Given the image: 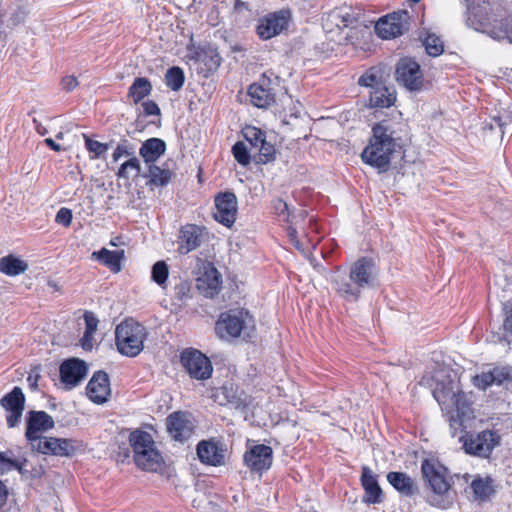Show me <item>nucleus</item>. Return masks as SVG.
<instances>
[{"label": "nucleus", "instance_id": "obj_18", "mask_svg": "<svg viewBox=\"0 0 512 512\" xmlns=\"http://www.w3.org/2000/svg\"><path fill=\"white\" fill-rule=\"evenodd\" d=\"M87 363L79 358L63 361L59 367L60 380L69 388L76 387L86 377Z\"/></svg>", "mask_w": 512, "mask_h": 512}, {"label": "nucleus", "instance_id": "obj_61", "mask_svg": "<svg viewBox=\"0 0 512 512\" xmlns=\"http://www.w3.org/2000/svg\"><path fill=\"white\" fill-rule=\"evenodd\" d=\"M493 40L512 44V34H489Z\"/></svg>", "mask_w": 512, "mask_h": 512}, {"label": "nucleus", "instance_id": "obj_34", "mask_svg": "<svg viewBox=\"0 0 512 512\" xmlns=\"http://www.w3.org/2000/svg\"><path fill=\"white\" fill-rule=\"evenodd\" d=\"M28 263L14 254H9L0 258V272L15 277L23 274L28 269Z\"/></svg>", "mask_w": 512, "mask_h": 512}, {"label": "nucleus", "instance_id": "obj_48", "mask_svg": "<svg viewBox=\"0 0 512 512\" xmlns=\"http://www.w3.org/2000/svg\"><path fill=\"white\" fill-rule=\"evenodd\" d=\"M232 154L240 165L247 166L251 161L250 153L244 142H236L232 147Z\"/></svg>", "mask_w": 512, "mask_h": 512}, {"label": "nucleus", "instance_id": "obj_17", "mask_svg": "<svg viewBox=\"0 0 512 512\" xmlns=\"http://www.w3.org/2000/svg\"><path fill=\"white\" fill-rule=\"evenodd\" d=\"M216 212L214 218L219 223L231 227L237 214V197L233 192L226 191L215 197Z\"/></svg>", "mask_w": 512, "mask_h": 512}, {"label": "nucleus", "instance_id": "obj_9", "mask_svg": "<svg viewBox=\"0 0 512 512\" xmlns=\"http://www.w3.org/2000/svg\"><path fill=\"white\" fill-rule=\"evenodd\" d=\"M492 295H495L502 305L504 338L510 344L511 341L507 334L512 336V280L506 276L497 277L494 287L490 290L489 301H491Z\"/></svg>", "mask_w": 512, "mask_h": 512}, {"label": "nucleus", "instance_id": "obj_16", "mask_svg": "<svg viewBox=\"0 0 512 512\" xmlns=\"http://www.w3.org/2000/svg\"><path fill=\"white\" fill-rule=\"evenodd\" d=\"M0 405L7 412L6 422L8 427L13 428L17 426L25 408V395L22 389L15 386L9 393L1 398Z\"/></svg>", "mask_w": 512, "mask_h": 512}, {"label": "nucleus", "instance_id": "obj_24", "mask_svg": "<svg viewBox=\"0 0 512 512\" xmlns=\"http://www.w3.org/2000/svg\"><path fill=\"white\" fill-rule=\"evenodd\" d=\"M360 481L364 490V503L380 504L384 501V493L379 485L378 476L368 466L362 467Z\"/></svg>", "mask_w": 512, "mask_h": 512}, {"label": "nucleus", "instance_id": "obj_20", "mask_svg": "<svg viewBox=\"0 0 512 512\" xmlns=\"http://www.w3.org/2000/svg\"><path fill=\"white\" fill-rule=\"evenodd\" d=\"M273 461V451L270 446L259 444L253 446L244 454V462L251 471L262 473L268 470Z\"/></svg>", "mask_w": 512, "mask_h": 512}, {"label": "nucleus", "instance_id": "obj_32", "mask_svg": "<svg viewBox=\"0 0 512 512\" xmlns=\"http://www.w3.org/2000/svg\"><path fill=\"white\" fill-rule=\"evenodd\" d=\"M384 75V65L379 64L372 66L365 70V72L358 78L357 84L360 87L368 88L369 91L375 90L386 83Z\"/></svg>", "mask_w": 512, "mask_h": 512}, {"label": "nucleus", "instance_id": "obj_19", "mask_svg": "<svg viewBox=\"0 0 512 512\" xmlns=\"http://www.w3.org/2000/svg\"><path fill=\"white\" fill-rule=\"evenodd\" d=\"M196 451L203 464L220 466L225 462L226 448L223 443L214 438L200 441Z\"/></svg>", "mask_w": 512, "mask_h": 512}, {"label": "nucleus", "instance_id": "obj_57", "mask_svg": "<svg viewBox=\"0 0 512 512\" xmlns=\"http://www.w3.org/2000/svg\"><path fill=\"white\" fill-rule=\"evenodd\" d=\"M61 85L65 91L70 92L78 85V81L74 76H66L62 79Z\"/></svg>", "mask_w": 512, "mask_h": 512}, {"label": "nucleus", "instance_id": "obj_2", "mask_svg": "<svg viewBox=\"0 0 512 512\" xmlns=\"http://www.w3.org/2000/svg\"><path fill=\"white\" fill-rule=\"evenodd\" d=\"M433 396L446 412L452 436H456L458 431L464 429L465 419L470 418L473 413L471 393H465L459 381L449 379L436 384Z\"/></svg>", "mask_w": 512, "mask_h": 512}, {"label": "nucleus", "instance_id": "obj_51", "mask_svg": "<svg viewBox=\"0 0 512 512\" xmlns=\"http://www.w3.org/2000/svg\"><path fill=\"white\" fill-rule=\"evenodd\" d=\"M273 207L275 210V213L282 218L283 221H290V212L288 208V204L283 201L282 199H276L273 202Z\"/></svg>", "mask_w": 512, "mask_h": 512}, {"label": "nucleus", "instance_id": "obj_37", "mask_svg": "<svg viewBox=\"0 0 512 512\" xmlns=\"http://www.w3.org/2000/svg\"><path fill=\"white\" fill-rule=\"evenodd\" d=\"M426 53L431 57H438L444 53V40L438 34H425L422 40Z\"/></svg>", "mask_w": 512, "mask_h": 512}, {"label": "nucleus", "instance_id": "obj_27", "mask_svg": "<svg viewBox=\"0 0 512 512\" xmlns=\"http://www.w3.org/2000/svg\"><path fill=\"white\" fill-rule=\"evenodd\" d=\"M174 176L175 173L169 168L167 162L161 166L156 163L149 165L147 166L146 173L143 174V177L148 179L146 185L151 189L154 187H166Z\"/></svg>", "mask_w": 512, "mask_h": 512}, {"label": "nucleus", "instance_id": "obj_31", "mask_svg": "<svg viewBox=\"0 0 512 512\" xmlns=\"http://www.w3.org/2000/svg\"><path fill=\"white\" fill-rule=\"evenodd\" d=\"M129 442L133 449V457L136 462L143 459V455L149 449L155 446V442L150 433L142 430H134L129 435Z\"/></svg>", "mask_w": 512, "mask_h": 512}, {"label": "nucleus", "instance_id": "obj_42", "mask_svg": "<svg viewBox=\"0 0 512 512\" xmlns=\"http://www.w3.org/2000/svg\"><path fill=\"white\" fill-rule=\"evenodd\" d=\"M220 395L223 396V400H219L221 405L231 404L234 407L238 408L243 404L241 397L238 395L237 391L233 390V387L223 386L215 395L217 399L220 398Z\"/></svg>", "mask_w": 512, "mask_h": 512}, {"label": "nucleus", "instance_id": "obj_22", "mask_svg": "<svg viewBox=\"0 0 512 512\" xmlns=\"http://www.w3.org/2000/svg\"><path fill=\"white\" fill-rule=\"evenodd\" d=\"M167 430L171 437L177 441L188 440L193 434L194 424L189 414L175 412L167 417Z\"/></svg>", "mask_w": 512, "mask_h": 512}, {"label": "nucleus", "instance_id": "obj_59", "mask_svg": "<svg viewBox=\"0 0 512 512\" xmlns=\"http://www.w3.org/2000/svg\"><path fill=\"white\" fill-rule=\"evenodd\" d=\"M8 498V489L6 485L0 480V510L5 506Z\"/></svg>", "mask_w": 512, "mask_h": 512}, {"label": "nucleus", "instance_id": "obj_33", "mask_svg": "<svg viewBox=\"0 0 512 512\" xmlns=\"http://www.w3.org/2000/svg\"><path fill=\"white\" fill-rule=\"evenodd\" d=\"M91 257L92 259L100 261L112 272L118 273L121 271V261L124 259V250L111 251L106 248H102L99 251L93 252Z\"/></svg>", "mask_w": 512, "mask_h": 512}, {"label": "nucleus", "instance_id": "obj_25", "mask_svg": "<svg viewBox=\"0 0 512 512\" xmlns=\"http://www.w3.org/2000/svg\"><path fill=\"white\" fill-rule=\"evenodd\" d=\"M86 393L89 399L96 404L107 402L111 394L110 381L105 371H96L86 387Z\"/></svg>", "mask_w": 512, "mask_h": 512}, {"label": "nucleus", "instance_id": "obj_21", "mask_svg": "<svg viewBox=\"0 0 512 512\" xmlns=\"http://www.w3.org/2000/svg\"><path fill=\"white\" fill-rule=\"evenodd\" d=\"M205 238V228L196 224L181 227L178 236V252L186 255L201 246Z\"/></svg>", "mask_w": 512, "mask_h": 512}, {"label": "nucleus", "instance_id": "obj_5", "mask_svg": "<svg viewBox=\"0 0 512 512\" xmlns=\"http://www.w3.org/2000/svg\"><path fill=\"white\" fill-rule=\"evenodd\" d=\"M255 319L245 309H234L221 313L215 331L221 339L241 338L251 341L255 337Z\"/></svg>", "mask_w": 512, "mask_h": 512}, {"label": "nucleus", "instance_id": "obj_6", "mask_svg": "<svg viewBox=\"0 0 512 512\" xmlns=\"http://www.w3.org/2000/svg\"><path fill=\"white\" fill-rule=\"evenodd\" d=\"M148 336L146 328L130 319L121 322L115 329V344L120 354L135 357L144 348V341Z\"/></svg>", "mask_w": 512, "mask_h": 512}, {"label": "nucleus", "instance_id": "obj_63", "mask_svg": "<svg viewBox=\"0 0 512 512\" xmlns=\"http://www.w3.org/2000/svg\"><path fill=\"white\" fill-rule=\"evenodd\" d=\"M33 123H34L35 130L40 135H45L47 133V129L39 121H37V119L34 118Z\"/></svg>", "mask_w": 512, "mask_h": 512}, {"label": "nucleus", "instance_id": "obj_41", "mask_svg": "<svg viewBox=\"0 0 512 512\" xmlns=\"http://www.w3.org/2000/svg\"><path fill=\"white\" fill-rule=\"evenodd\" d=\"M20 463H21V469H17V471L20 473L22 478L25 480L32 481V480L40 479L45 473V470L41 465L31 466L29 468L28 467L29 463L26 458H22Z\"/></svg>", "mask_w": 512, "mask_h": 512}, {"label": "nucleus", "instance_id": "obj_53", "mask_svg": "<svg viewBox=\"0 0 512 512\" xmlns=\"http://www.w3.org/2000/svg\"><path fill=\"white\" fill-rule=\"evenodd\" d=\"M55 221L58 224H62L65 227H68L71 224L72 221V212L68 208H61L55 217Z\"/></svg>", "mask_w": 512, "mask_h": 512}, {"label": "nucleus", "instance_id": "obj_23", "mask_svg": "<svg viewBox=\"0 0 512 512\" xmlns=\"http://www.w3.org/2000/svg\"><path fill=\"white\" fill-rule=\"evenodd\" d=\"M292 22V12L289 8L270 12L260 19L256 32H284Z\"/></svg>", "mask_w": 512, "mask_h": 512}, {"label": "nucleus", "instance_id": "obj_30", "mask_svg": "<svg viewBox=\"0 0 512 512\" xmlns=\"http://www.w3.org/2000/svg\"><path fill=\"white\" fill-rule=\"evenodd\" d=\"M248 95L251 98L252 104L258 108H268L276 101L273 89L266 87L264 83L250 85Z\"/></svg>", "mask_w": 512, "mask_h": 512}, {"label": "nucleus", "instance_id": "obj_46", "mask_svg": "<svg viewBox=\"0 0 512 512\" xmlns=\"http://www.w3.org/2000/svg\"><path fill=\"white\" fill-rule=\"evenodd\" d=\"M84 140H85V147L91 153L90 156L91 159H97L100 158L103 154L106 153V151L109 148V145L107 143H101L99 141L91 139L86 134H83Z\"/></svg>", "mask_w": 512, "mask_h": 512}, {"label": "nucleus", "instance_id": "obj_54", "mask_svg": "<svg viewBox=\"0 0 512 512\" xmlns=\"http://www.w3.org/2000/svg\"><path fill=\"white\" fill-rule=\"evenodd\" d=\"M145 116H160L161 110L158 104L153 100H147L142 103Z\"/></svg>", "mask_w": 512, "mask_h": 512}, {"label": "nucleus", "instance_id": "obj_28", "mask_svg": "<svg viewBox=\"0 0 512 512\" xmlns=\"http://www.w3.org/2000/svg\"><path fill=\"white\" fill-rule=\"evenodd\" d=\"M397 99V93L393 86L386 83L375 90L369 91L370 108H389L393 106Z\"/></svg>", "mask_w": 512, "mask_h": 512}, {"label": "nucleus", "instance_id": "obj_40", "mask_svg": "<svg viewBox=\"0 0 512 512\" xmlns=\"http://www.w3.org/2000/svg\"><path fill=\"white\" fill-rule=\"evenodd\" d=\"M169 276V268L165 261H157L151 270L152 280L160 287L165 288Z\"/></svg>", "mask_w": 512, "mask_h": 512}, {"label": "nucleus", "instance_id": "obj_3", "mask_svg": "<svg viewBox=\"0 0 512 512\" xmlns=\"http://www.w3.org/2000/svg\"><path fill=\"white\" fill-rule=\"evenodd\" d=\"M376 280V269L373 259L361 257L351 266L349 277L337 275L333 284L337 294L349 302H356L365 288L372 287Z\"/></svg>", "mask_w": 512, "mask_h": 512}, {"label": "nucleus", "instance_id": "obj_7", "mask_svg": "<svg viewBox=\"0 0 512 512\" xmlns=\"http://www.w3.org/2000/svg\"><path fill=\"white\" fill-rule=\"evenodd\" d=\"M186 58L197 64L198 74L205 78L215 73L222 62V58L215 47L195 45L193 34H191L190 43L187 45Z\"/></svg>", "mask_w": 512, "mask_h": 512}, {"label": "nucleus", "instance_id": "obj_39", "mask_svg": "<svg viewBox=\"0 0 512 512\" xmlns=\"http://www.w3.org/2000/svg\"><path fill=\"white\" fill-rule=\"evenodd\" d=\"M130 171H134L136 177L141 173V164L135 155L120 165L118 171L116 172V176L118 178L129 180Z\"/></svg>", "mask_w": 512, "mask_h": 512}, {"label": "nucleus", "instance_id": "obj_56", "mask_svg": "<svg viewBox=\"0 0 512 512\" xmlns=\"http://www.w3.org/2000/svg\"><path fill=\"white\" fill-rule=\"evenodd\" d=\"M212 272H213L214 276L208 284V292H207V294H210L211 296H213L214 294L219 292L220 285H221L220 275L218 274L217 270L213 269Z\"/></svg>", "mask_w": 512, "mask_h": 512}, {"label": "nucleus", "instance_id": "obj_60", "mask_svg": "<svg viewBox=\"0 0 512 512\" xmlns=\"http://www.w3.org/2000/svg\"><path fill=\"white\" fill-rule=\"evenodd\" d=\"M288 235L290 237V241L292 242V244L298 249V250H302V245L300 243V241L297 239V231L294 229V228H289L288 230Z\"/></svg>", "mask_w": 512, "mask_h": 512}, {"label": "nucleus", "instance_id": "obj_35", "mask_svg": "<svg viewBox=\"0 0 512 512\" xmlns=\"http://www.w3.org/2000/svg\"><path fill=\"white\" fill-rule=\"evenodd\" d=\"M151 91L152 84L149 79L145 77H137L129 87L128 96L133 99L135 104H137L148 96Z\"/></svg>", "mask_w": 512, "mask_h": 512}, {"label": "nucleus", "instance_id": "obj_1", "mask_svg": "<svg viewBox=\"0 0 512 512\" xmlns=\"http://www.w3.org/2000/svg\"><path fill=\"white\" fill-rule=\"evenodd\" d=\"M406 128V123L392 119L376 123L372 128L369 144L361 154L363 162L378 169L380 173L386 172L390 167L393 153L397 148H401Z\"/></svg>", "mask_w": 512, "mask_h": 512}, {"label": "nucleus", "instance_id": "obj_12", "mask_svg": "<svg viewBox=\"0 0 512 512\" xmlns=\"http://www.w3.org/2000/svg\"><path fill=\"white\" fill-rule=\"evenodd\" d=\"M500 435L496 431L484 430L477 434L466 435L463 447L466 453L487 458L493 449L500 445Z\"/></svg>", "mask_w": 512, "mask_h": 512}, {"label": "nucleus", "instance_id": "obj_8", "mask_svg": "<svg viewBox=\"0 0 512 512\" xmlns=\"http://www.w3.org/2000/svg\"><path fill=\"white\" fill-rule=\"evenodd\" d=\"M395 79L410 92L421 91L424 74L419 63L411 57L400 58L395 67Z\"/></svg>", "mask_w": 512, "mask_h": 512}, {"label": "nucleus", "instance_id": "obj_38", "mask_svg": "<svg viewBox=\"0 0 512 512\" xmlns=\"http://www.w3.org/2000/svg\"><path fill=\"white\" fill-rule=\"evenodd\" d=\"M185 82L183 70L178 66L169 68L165 73V83L173 91H179Z\"/></svg>", "mask_w": 512, "mask_h": 512}, {"label": "nucleus", "instance_id": "obj_58", "mask_svg": "<svg viewBox=\"0 0 512 512\" xmlns=\"http://www.w3.org/2000/svg\"><path fill=\"white\" fill-rule=\"evenodd\" d=\"M93 334H87V332L84 331L83 337L81 339V345L84 350H91L93 347Z\"/></svg>", "mask_w": 512, "mask_h": 512}, {"label": "nucleus", "instance_id": "obj_13", "mask_svg": "<svg viewBox=\"0 0 512 512\" xmlns=\"http://www.w3.org/2000/svg\"><path fill=\"white\" fill-rule=\"evenodd\" d=\"M512 382V366L510 365H491L488 370L473 376L472 384L485 391L492 385H502Z\"/></svg>", "mask_w": 512, "mask_h": 512}, {"label": "nucleus", "instance_id": "obj_62", "mask_svg": "<svg viewBox=\"0 0 512 512\" xmlns=\"http://www.w3.org/2000/svg\"><path fill=\"white\" fill-rule=\"evenodd\" d=\"M44 142L49 148L56 152L61 150V146L58 143H56L52 138H47L44 140Z\"/></svg>", "mask_w": 512, "mask_h": 512}, {"label": "nucleus", "instance_id": "obj_10", "mask_svg": "<svg viewBox=\"0 0 512 512\" xmlns=\"http://www.w3.org/2000/svg\"><path fill=\"white\" fill-rule=\"evenodd\" d=\"M180 362L185 371L192 379H209L213 372L210 359L201 351L188 348L181 352Z\"/></svg>", "mask_w": 512, "mask_h": 512}, {"label": "nucleus", "instance_id": "obj_4", "mask_svg": "<svg viewBox=\"0 0 512 512\" xmlns=\"http://www.w3.org/2000/svg\"><path fill=\"white\" fill-rule=\"evenodd\" d=\"M335 24L338 29H350L363 32L374 27V32H403L410 20V15L406 10L394 11L380 17L377 21L361 20L360 17L350 12L333 13Z\"/></svg>", "mask_w": 512, "mask_h": 512}, {"label": "nucleus", "instance_id": "obj_49", "mask_svg": "<svg viewBox=\"0 0 512 512\" xmlns=\"http://www.w3.org/2000/svg\"><path fill=\"white\" fill-rule=\"evenodd\" d=\"M135 155L134 146L126 139L122 140L112 154V161L118 162L123 156L132 157Z\"/></svg>", "mask_w": 512, "mask_h": 512}, {"label": "nucleus", "instance_id": "obj_55", "mask_svg": "<svg viewBox=\"0 0 512 512\" xmlns=\"http://www.w3.org/2000/svg\"><path fill=\"white\" fill-rule=\"evenodd\" d=\"M190 285L188 282L183 281L175 287V296L178 300L183 301L189 297Z\"/></svg>", "mask_w": 512, "mask_h": 512}, {"label": "nucleus", "instance_id": "obj_15", "mask_svg": "<svg viewBox=\"0 0 512 512\" xmlns=\"http://www.w3.org/2000/svg\"><path fill=\"white\" fill-rule=\"evenodd\" d=\"M55 422L53 418L45 411H29L26 416V431L25 437L32 446L35 447V442L43 440L39 433L46 432L54 428Z\"/></svg>", "mask_w": 512, "mask_h": 512}, {"label": "nucleus", "instance_id": "obj_50", "mask_svg": "<svg viewBox=\"0 0 512 512\" xmlns=\"http://www.w3.org/2000/svg\"><path fill=\"white\" fill-rule=\"evenodd\" d=\"M471 488L475 496L479 499H485L490 493L489 482L481 478L474 479L471 483Z\"/></svg>", "mask_w": 512, "mask_h": 512}, {"label": "nucleus", "instance_id": "obj_11", "mask_svg": "<svg viewBox=\"0 0 512 512\" xmlns=\"http://www.w3.org/2000/svg\"><path fill=\"white\" fill-rule=\"evenodd\" d=\"M421 473L423 479L435 494L444 495L450 490L451 484L448 480V469L439 461L424 459L421 463Z\"/></svg>", "mask_w": 512, "mask_h": 512}, {"label": "nucleus", "instance_id": "obj_52", "mask_svg": "<svg viewBox=\"0 0 512 512\" xmlns=\"http://www.w3.org/2000/svg\"><path fill=\"white\" fill-rule=\"evenodd\" d=\"M84 321H85V332H87V334H94L95 331L97 330V326H98V319L97 317L94 315L93 312H90V311H86L84 313Z\"/></svg>", "mask_w": 512, "mask_h": 512}, {"label": "nucleus", "instance_id": "obj_36", "mask_svg": "<svg viewBox=\"0 0 512 512\" xmlns=\"http://www.w3.org/2000/svg\"><path fill=\"white\" fill-rule=\"evenodd\" d=\"M162 462V456L154 446L145 452L143 459H138L135 463L142 470L156 472L161 468Z\"/></svg>", "mask_w": 512, "mask_h": 512}, {"label": "nucleus", "instance_id": "obj_47", "mask_svg": "<svg viewBox=\"0 0 512 512\" xmlns=\"http://www.w3.org/2000/svg\"><path fill=\"white\" fill-rule=\"evenodd\" d=\"M257 163L266 164L275 160L276 149L273 144L266 139L258 146Z\"/></svg>", "mask_w": 512, "mask_h": 512}, {"label": "nucleus", "instance_id": "obj_43", "mask_svg": "<svg viewBox=\"0 0 512 512\" xmlns=\"http://www.w3.org/2000/svg\"><path fill=\"white\" fill-rule=\"evenodd\" d=\"M21 459L13 458L11 450L0 451V473L4 474L11 470L21 469Z\"/></svg>", "mask_w": 512, "mask_h": 512}, {"label": "nucleus", "instance_id": "obj_64", "mask_svg": "<svg viewBox=\"0 0 512 512\" xmlns=\"http://www.w3.org/2000/svg\"><path fill=\"white\" fill-rule=\"evenodd\" d=\"M38 378H39V375L33 376L32 374H29L28 381L30 383L31 388L37 387Z\"/></svg>", "mask_w": 512, "mask_h": 512}, {"label": "nucleus", "instance_id": "obj_14", "mask_svg": "<svg viewBox=\"0 0 512 512\" xmlns=\"http://www.w3.org/2000/svg\"><path fill=\"white\" fill-rule=\"evenodd\" d=\"M81 447V443L77 440L43 437V440H39V443L34 448L42 454L72 457Z\"/></svg>", "mask_w": 512, "mask_h": 512}, {"label": "nucleus", "instance_id": "obj_44", "mask_svg": "<svg viewBox=\"0 0 512 512\" xmlns=\"http://www.w3.org/2000/svg\"><path fill=\"white\" fill-rule=\"evenodd\" d=\"M372 34H347L344 38L346 44H352L355 48L370 51Z\"/></svg>", "mask_w": 512, "mask_h": 512}, {"label": "nucleus", "instance_id": "obj_29", "mask_svg": "<svg viewBox=\"0 0 512 512\" xmlns=\"http://www.w3.org/2000/svg\"><path fill=\"white\" fill-rule=\"evenodd\" d=\"M165 152V141L155 137L145 140L139 149V154L147 166L155 164Z\"/></svg>", "mask_w": 512, "mask_h": 512}, {"label": "nucleus", "instance_id": "obj_26", "mask_svg": "<svg viewBox=\"0 0 512 512\" xmlns=\"http://www.w3.org/2000/svg\"><path fill=\"white\" fill-rule=\"evenodd\" d=\"M388 483L401 495L413 498L420 493L416 481L407 473L391 471L386 476Z\"/></svg>", "mask_w": 512, "mask_h": 512}, {"label": "nucleus", "instance_id": "obj_45", "mask_svg": "<svg viewBox=\"0 0 512 512\" xmlns=\"http://www.w3.org/2000/svg\"><path fill=\"white\" fill-rule=\"evenodd\" d=\"M242 134L244 139L249 142L253 148H258V146L266 139L265 133L254 126H246L243 128Z\"/></svg>", "mask_w": 512, "mask_h": 512}]
</instances>
